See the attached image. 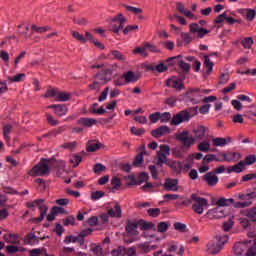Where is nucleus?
Returning <instances> with one entry per match:
<instances>
[{"label":"nucleus","instance_id":"obj_49","mask_svg":"<svg viewBox=\"0 0 256 256\" xmlns=\"http://www.w3.org/2000/svg\"><path fill=\"white\" fill-rule=\"evenodd\" d=\"M42 203H45V199H36L34 201L27 202V207H29V209H33L35 207H39Z\"/></svg>","mask_w":256,"mask_h":256},{"label":"nucleus","instance_id":"obj_47","mask_svg":"<svg viewBox=\"0 0 256 256\" xmlns=\"http://www.w3.org/2000/svg\"><path fill=\"white\" fill-rule=\"evenodd\" d=\"M157 157H158V161H157L156 165H158L159 167H162L164 165V163H169V162H167V157H168L167 155L157 152Z\"/></svg>","mask_w":256,"mask_h":256},{"label":"nucleus","instance_id":"obj_1","mask_svg":"<svg viewBox=\"0 0 256 256\" xmlns=\"http://www.w3.org/2000/svg\"><path fill=\"white\" fill-rule=\"evenodd\" d=\"M227 241H229V236L225 234L218 235L208 242L206 251L210 253V255H217L221 253L223 245H225Z\"/></svg>","mask_w":256,"mask_h":256},{"label":"nucleus","instance_id":"obj_28","mask_svg":"<svg viewBox=\"0 0 256 256\" xmlns=\"http://www.w3.org/2000/svg\"><path fill=\"white\" fill-rule=\"evenodd\" d=\"M239 13L240 15H246L245 18L247 21H253L256 17V11L253 9H240Z\"/></svg>","mask_w":256,"mask_h":256},{"label":"nucleus","instance_id":"obj_27","mask_svg":"<svg viewBox=\"0 0 256 256\" xmlns=\"http://www.w3.org/2000/svg\"><path fill=\"white\" fill-rule=\"evenodd\" d=\"M167 165L175 173H181L183 171V163L181 161H169Z\"/></svg>","mask_w":256,"mask_h":256},{"label":"nucleus","instance_id":"obj_56","mask_svg":"<svg viewBox=\"0 0 256 256\" xmlns=\"http://www.w3.org/2000/svg\"><path fill=\"white\" fill-rule=\"evenodd\" d=\"M12 129H13V126H11V124H7V125L4 126L3 135H4V139L6 141H9V134L11 133Z\"/></svg>","mask_w":256,"mask_h":256},{"label":"nucleus","instance_id":"obj_63","mask_svg":"<svg viewBox=\"0 0 256 256\" xmlns=\"http://www.w3.org/2000/svg\"><path fill=\"white\" fill-rule=\"evenodd\" d=\"M213 161H217V155L215 154H207L203 158V163H213Z\"/></svg>","mask_w":256,"mask_h":256},{"label":"nucleus","instance_id":"obj_3","mask_svg":"<svg viewBox=\"0 0 256 256\" xmlns=\"http://www.w3.org/2000/svg\"><path fill=\"white\" fill-rule=\"evenodd\" d=\"M192 211L197 215H203L205 209H209V200L197 194L191 195Z\"/></svg>","mask_w":256,"mask_h":256},{"label":"nucleus","instance_id":"obj_4","mask_svg":"<svg viewBox=\"0 0 256 256\" xmlns=\"http://www.w3.org/2000/svg\"><path fill=\"white\" fill-rule=\"evenodd\" d=\"M209 93H211V90L209 89H190L186 92V97L187 99H189V101H191V103H203V99L205 98V96L209 95Z\"/></svg>","mask_w":256,"mask_h":256},{"label":"nucleus","instance_id":"obj_53","mask_svg":"<svg viewBox=\"0 0 256 256\" xmlns=\"http://www.w3.org/2000/svg\"><path fill=\"white\" fill-rule=\"evenodd\" d=\"M102 197H105V192L103 191H95L91 194L92 201H99V199H102Z\"/></svg>","mask_w":256,"mask_h":256},{"label":"nucleus","instance_id":"obj_64","mask_svg":"<svg viewBox=\"0 0 256 256\" xmlns=\"http://www.w3.org/2000/svg\"><path fill=\"white\" fill-rule=\"evenodd\" d=\"M73 23H75V25H80V26L87 25V19L83 17H74Z\"/></svg>","mask_w":256,"mask_h":256},{"label":"nucleus","instance_id":"obj_21","mask_svg":"<svg viewBox=\"0 0 256 256\" xmlns=\"http://www.w3.org/2000/svg\"><path fill=\"white\" fill-rule=\"evenodd\" d=\"M224 157H225V161H227L228 163H231L233 161H239V159H241L243 156L239 152L230 151V152L224 153Z\"/></svg>","mask_w":256,"mask_h":256},{"label":"nucleus","instance_id":"obj_57","mask_svg":"<svg viewBox=\"0 0 256 256\" xmlns=\"http://www.w3.org/2000/svg\"><path fill=\"white\" fill-rule=\"evenodd\" d=\"M134 55H141L142 57H147V48L144 47H138L133 50Z\"/></svg>","mask_w":256,"mask_h":256},{"label":"nucleus","instance_id":"obj_36","mask_svg":"<svg viewBox=\"0 0 256 256\" xmlns=\"http://www.w3.org/2000/svg\"><path fill=\"white\" fill-rule=\"evenodd\" d=\"M25 73L16 74L14 76H8L7 79L10 83H21L25 79Z\"/></svg>","mask_w":256,"mask_h":256},{"label":"nucleus","instance_id":"obj_15","mask_svg":"<svg viewBox=\"0 0 256 256\" xmlns=\"http://www.w3.org/2000/svg\"><path fill=\"white\" fill-rule=\"evenodd\" d=\"M209 131V128L205 126H198L192 130L193 138L196 141H201L202 139H205L206 133Z\"/></svg>","mask_w":256,"mask_h":256},{"label":"nucleus","instance_id":"obj_59","mask_svg":"<svg viewBox=\"0 0 256 256\" xmlns=\"http://www.w3.org/2000/svg\"><path fill=\"white\" fill-rule=\"evenodd\" d=\"M112 256H125V247L119 246L118 248L112 250Z\"/></svg>","mask_w":256,"mask_h":256},{"label":"nucleus","instance_id":"obj_31","mask_svg":"<svg viewBox=\"0 0 256 256\" xmlns=\"http://www.w3.org/2000/svg\"><path fill=\"white\" fill-rule=\"evenodd\" d=\"M102 144L97 141H89L87 144V151L95 153V151L101 149Z\"/></svg>","mask_w":256,"mask_h":256},{"label":"nucleus","instance_id":"obj_26","mask_svg":"<svg viewBox=\"0 0 256 256\" xmlns=\"http://www.w3.org/2000/svg\"><path fill=\"white\" fill-rule=\"evenodd\" d=\"M122 75L124 81H126V85L129 83H137V81L139 80V78L136 77L135 72L133 71H128L126 73H123Z\"/></svg>","mask_w":256,"mask_h":256},{"label":"nucleus","instance_id":"obj_35","mask_svg":"<svg viewBox=\"0 0 256 256\" xmlns=\"http://www.w3.org/2000/svg\"><path fill=\"white\" fill-rule=\"evenodd\" d=\"M71 99V93L69 92H59L56 93V101L59 102H65V101H69Z\"/></svg>","mask_w":256,"mask_h":256},{"label":"nucleus","instance_id":"obj_41","mask_svg":"<svg viewBox=\"0 0 256 256\" xmlns=\"http://www.w3.org/2000/svg\"><path fill=\"white\" fill-rule=\"evenodd\" d=\"M152 71H157L158 73H165V71L169 70V67L165 65V63L157 64L156 66H153L150 68Z\"/></svg>","mask_w":256,"mask_h":256},{"label":"nucleus","instance_id":"obj_43","mask_svg":"<svg viewBox=\"0 0 256 256\" xmlns=\"http://www.w3.org/2000/svg\"><path fill=\"white\" fill-rule=\"evenodd\" d=\"M172 155L176 157V159H183V147H174L172 148Z\"/></svg>","mask_w":256,"mask_h":256},{"label":"nucleus","instance_id":"obj_32","mask_svg":"<svg viewBox=\"0 0 256 256\" xmlns=\"http://www.w3.org/2000/svg\"><path fill=\"white\" fill-rule=\"evenodd\" d=\"M4 241H6V243H12L13 245H17L19 243V235L6 234L4 235Z\"/></svg>","mask_w":256,"mask_h":256},{"label":"nucleus","instance_id":"obj_39","mask_svg":"<svg viewBox=\"0 0 256 256\" xmlns=\"http://www.w3.org/2000/svg\"><path fill=\"white\" fill-rule=\"evenodd\" d=\"M174 229L175 231H178V233H187V225L185 223L181 222H175L174 223Z\"/></svg>","mask_w":256,"mask_h":256},{"label":"nucleus","instance_id":"obj_62","mask_svg":"<svg viewBox=\"0 0 256 256\" xmlns=\"http://www.w3.org/2000/svg\"><path fill=\"white\" fill-rule=\"evenodd\" d=\"M147 181H149V174L146 172H143L138 176L139 185H142V183H147Z\"/></svg>","mask_w":256,"mask_h":256},{"label":"nucleus","instance_id":"obj_60","mask_svg":"<svg viewBox=\"0 0 256 256\" xmlns=\"http://www.w3.org/2000/svg\"><path fill=\"white\" fill-rule=\"evenodd\" d=\"M157 153H161L162 155H171V148H169V146L162 144L160 145V151H158Z\"/></svg>","mask_w":256,"mask_h":256},{"label":"nucleus","instance_id":"obj_45","mask_svg":"<svg viewBox=\"0 0 256 256\" xmlns=\"http://www.w3.org/2000/svg\"><path fill=\"white\" fill-rule=\"evenodd\" d=\"M246 217L251 221H256V207L249 208L245 211Z\"/></svg>","mask_w":256,"mask_h":256},{"label":"nucleus","instance_id":"obj_14","mask_svg":"<svg viewBox=\"0 0 256 256\" xmlns=\"http://www.w3.org/2000/svg\"><path fill=\"white\" fill-rule=\"evenodd\" d=\"M206 217L208 219H222V217H225V210H223L222 207H216L214 209H210L206 213Z\"/></svg>","mask_w":256,"mask_h":256},{"label":"nucleus","instance_id":"obj_23","mask_svg":"<svg viewBox=\"0 0 256 256\" xmlns=\"http://www.w3.org/2000/svg\"><path fill=\"white\" fill-rule=\"evenodd\" d=\"M103 81H104L103 74L97 73L96 77H95V81L89 85V89L91 91H95V89L99 88V85H105V83H107V82H103Z\"/></svg>","mask_w":256,"mask_h":256},{"label":"nucleus","instance_id":"obj_18","mask_svg":"<svg viewBox=\"0 0 256 256\" xmlns=\"http://www.w3.org/2000/svg\"><path fill=\"white\" fill-rule=\"evenodd\" d=\"M195 161V154H190L187 158L182 162V171H189L193 167Z\"/></svg>","mask_w":256,"mask_h":256},{"label":"nucleus","instance_id":"obj_16","mask_svg":"<svg viewBox=\"0 0 256 256\" xmlns=\"http://www.w3.org/2000/svg\"><path fill=\"white\" fill-rule=\"evenodd\" d=\"M48 109H53L57 117H64V115L69 112V108L61 104H52L48 106Z\"/></svg>","mask_w":256,"mask_h":256},{"label":"nucleus","instance_id":"obj_44","mask_svg":"<svg viewBox=\"0 0 256 256\" xmlns=\"http://www.w3.org/2000/svg\"><path fill=\"white\" fill-rule=\"evenodd\" d=\"M32 30L35 31L36 33H47V31H51V26H37V25H32Z\"/></svg>","mask_w":256,"mask_h":256},{"label":"nucleus","instance_id":"obj_48","mask_svg":"<svg viewBox=\"0 0 256 256\" xmlns=\"http://www.w3.org/2000/svg\"><path fill=\"white\" fill-rule=\"evenodd\" d=\"M63 208L61 207H54L52 209V213L47 215V221H55V214L56 213H61Z\"/></svg>","mask_w":256,"mask_h":256},{"label":"nucleus","instance_id":"obj_38","mask_svg":"<svg viewBox=\"0 0 256 256\" xmlns=\"http://www.w3.org/2000/svg\"><path fill=\"white\" fill-rule=\"evenodd\" d=\"M144 237H145V239H151L155 243H159V241H161V239H165L167 236H165L163 234L162 237H159V236H157V234H151L148 232H144Z\"/></svg>","mask_w":256,"mask_h":256},{"label":"nucleus","instance_id":"obj_20","mask_svg":"<svg viewBox=\"0 0 256 256\" xmlns=\"http://www.w3.org/2000/svg\"><path fill=\"white\" fill-rule=\"evenodd\" d=\"M178 185H179V182L177 180L168 179L164 183V189H166V191H178L179 189Z\"/></svg>","mask_w":256,"mask_h":256},{"label":"nucleus","instance_id":"obj_51","mask_svg":"<svg viewBox=\"0 0 256 256\" xmlns=\"http://www.w3.org/2000/svg\"><path fill=\"white\" fill-rule=\"evenodd\" d=\"M71 35L76 41H79L80 43H86L85 36H83L81 33L77 31H72Z\"/></svg>","mask_w":256,"mask_h":256},{"label":"nucleus","instance_id":"obj_19","mask_svg":"<svg viewBox=\"0 0 256 256\" xmlns=\"http://www.w3.org/2000/svg\"><path fill=\"white\" fill-rule=\"evenodd\" d=\"M231 143V138L226 137V138H221V137H216L212 139V145L214 147H225V145H229Z\"/></svg>","mask_w":256,"mask_h":256},{"label":"nucleus","instance_id":"obj_25","mask_svg":"<svg viewBox=\"0 0 256 256\" xmlns=\"http://www.w3.org/2000/svg\"><path fill=\"white\" fill-rule=\"evenodd\" d=\"M168 61H176V62H178V65L181 67V69H183V71H189L191 69V66H189L188 63L183 61L181 56L171 57V58H169Z\"/></svg>","mask_w":256,"mask_h":256},{"label":"nucleus","instance_id":"obj_5","mask_svg":"<svg viewBox=\"0 0 256 256\" xmlns=\"http://www.w3.org/2000/svg\"><path fill=\"white\" fill-rule=\"evenodd\" d=\"M139 222H129L126 225V231L128 233V237L130 239L125 238V243H135V241H139Z\"/></svg>","mask_w":256,"mask_h":256},{"label":"nucleus","instance_id":"obj_55","mask_svg":"<svg viewBox=\"0 0 256 256\" xmlns=\"http://www.w3.org/2000/svg\"><path fill=\"white\" fill-rule=\"evenodd\" d=\"M244 163V166L247 167V165H253V163L256 162V156L255 155H249L244 160H242Z\"/></svg>","mask_w":256,"mask_h":256},{"label":"nucleus","instance_id":"obj_50","mask_svg":"<svg viewBox=\"0 0 256 256\" xmlns=\"http://www.w3.org/2000/svg\"><path fill=\"white\" fill-rule=\"evenodd\" d=\"M180 37H181L183 43H185V45H189V43H191L193 41V38L187 32H181Z\"/></svg>","mask_w":256,"mask_h":256},{"label":"nucleus","instance_id":"obj_13","mask_svg":"<svg viewBox=\"0 0 256 256\" xmlns=\"http://www.w3.org/2000/svg\"><path fill=\"white\" fill-rule=\"evenodd\" d=\"M115 71H117V65H112V66H108L101 72H98V74L102 75L103 82L109 83V81H111V79L113 77V73H115Z\"/></svg>","mask_w":256,"mask_h":256},{"label":"nucleus","instance_id":"obj_42","mask_svg":"<svg viewBox=\"0 0 256 256\" xmlns=\"http://www.w3.org/2000/svg\"><path fill=\"white\" fill-rule=\"evenodd\" d=\"M158 233H167L169 231V222H160L157 225Z\"/></svg>","mask_w":256,"mask_h":256},{"label":"nucleus","instance_id":"obj_52","mask_svg":"<svg viewBox=\"0 0 256 256\" xmlns=\"http://www.w3.org/2000/svg\"><path fill=\"white\" fill-rule=\"evenodd\" d=\"M111 183H112V190H113V191H117V189H119V188L121 187V179L118 178V177H115V176H114V177L112 178Z\"/></svg>","mask_w":256,"mask_h":256},{"label":"nucleus","instance_id":"obj_12","mask_svg":"<svg viewBox=\"0 0 256 256\" xmlns=\"http://www.w3.org/2000/svg\"><path fill=\"white\" fill-rule=\"evenodd\" d=\"M107 213L109 217L114 219H121L123 210H121V205H119V203H114L107 209Z\"/></svg>","mask_w":256,"mask_h":256},{"label":"nucleus","instance_id":"obj_58","mask_svg":"<svg viewBox=\"0 0 256 256\" xmlns=\"http://www.w3.org/2000/svg\"><path fill=\"white\" fill-rule=\"evenodd\" d=\"M204 66L206 67V69H208V73H211V71H213V62H211L209 56H204Z\"/></svg>","mask_w":256,"mask_h":256},{"label":"nucleus","instance_id":"obj_34","mask_svg":"<svg viewBox=\"0 0 256 256\" xmlns=\"http://www.w3.org/2000/svg\"><path fill=\"white\" fill-rule=\"evenodd\" d=\"M39 237L37 235H35L34 233H29L26 236V243L28 245H37L39 244Z\"/></svg>","mask_w":256,"mask_h":256},{"label":"nucleus","instance_id":"obj_24","mask_svg":"<svg viewBox=\"0 0 256 256\" xmlns=\"http://www.w3.org/2000/svg\"><path fill=\"white\" fill-rule=\"evenodd\" d=\"M171 133V128L169 126H161L156 130L152 131L153 137H161L163 135H169Z\"/></svg>","mask_w":256,"mask_h":256},{"label":"nucleus","instance_id":"obj_33","mask_svg":"<svg viewBox=\"0 0 256 256\" xmlns=\"http://www.w3.org/2000/svg\"><path fill=\"white\" fill-rule=\"evenodd\" d=\"M198 150L202 153H208V151H214L211 150V142L210 141H202L198 144Z\"/></svg>","mask_w":256,"mask_h":256},{"label":"nucleus","instance_id":"obj_54","mask_svg":"<svg viewBox=\"0 0 256 256\" xmlns=\"http://www.w3.org/2000/svg\"><path fill=\"white\" fill-rule=\"evenodd\" d=\"M253 38L251 37H247L242 41V45L244 47V49H251V47H253Z\"/></svg>","mask_w":256,"mask_h":256},{"label":"nucleus","instance_id":"obj_9","mask_svg":"<svg viewBox=\"0 0 256 256\" xmlns=\"http://www.w3.org/2000/svg\"><path fill=\"white\" fill-rule=\"evenodd\" d=\"M236 199H239L242 202L234 203L235 209H245L247 207H251L253 205V201L248 200L247 194L238 193L235 195Z\"/></svg>","mask_w":256,"mask_h":256},{"label":"nucleus","instance_id":"obj_8","mask_svg":"<svg viewBox=\"0 0 256 256\" xmlns=\"http://www.w3.org/2000/svg\"><path fill=\"white\" fill-rule=\"evenodd\" d=\"M49 173V166L45 163H39L34 166L29 172L30 177H43Z\"/></svg>","mask_w":256,"mask_h":256},{"label":"nucleus","instance_id":"obj_17","mask_svg":"<svg viewBox=\"0 0 256 256\" xmlns=\"http://www.w3.org/2000/svg\"><path fill=\"white\" fill-rule=\"evenodd\" d=\"M204 181L209 185V187H215L219 183V177L213 172H208L203 176Z\"/></svg>","mask_w":256,"mask_h":256},{"label":"nucleus","instance_id":"obj_61","mask_svg":"<svg viewBox=\"0 0 256 256\" xmlns=\"http://www.w3.org/2000/svg\"><path fill=\"white\" fill-rule=\"evenodd\" d=\"M79 239H81L79 236H66V238L64 239V243L66 245H69V243H77V241H79Z\"/></svg>","mask_w":256,"mask_h":256},{"label":"nucleus","instance_id":"obj_29","mask_svg":"<svg viewBox=\"0 0 256 256\" xmlns=\"http://www.w3.org/2000/svg\"><path fill=\"white\" fill-rule=\"evenodd\" d=\"M78 123L84 125V127H93V125H97V120L94 118H80Z\"/></svg>","mask_w":256,"mask_h":256},{"label":"nucleus","instance_id":"obj_30","mask_svg":"<svg viewBox=\"0 0 256 256\" xmlns=\"http://www.w3.org/2000/svg\"><path fill=\"white\" fill-rule=\"evenodd\" d=\"M91 113H95L96 115H105L107 113V110L103 107L99 108L98 103H94L90 106Z\"/></svg>","mask_w":256,"mask_h":256},{"label":"nucleus","instance_id":"obj_46","mask_svg":"<svg viewBox=\"0 0 256 256\" xmlns=\"http://www.w3.org/2000/svg\"><path fill=\"white\" fill-rule=\"evenodd\" d=\"M81 161H83V159L81 158V156H79L77 154H73L70 157V163L74 167H77L79 165V163H81Z\"/></svg>","mask_w":256,"mask_h":256},{"label":"nucleus","instance_id":"obj_10","mask_svg":"<svg viewBox=\"0 0 256 256\" xmlns=\"http://www.w3.org/2000/svg\"><path fill=\"white\" fill-rule=\"evenodd\" d=\"M190 119L191 116L188 114L187 111H181L172 117L171 125H181V123H184V121H189Z\"/></svg>","mask_w":256,"mask_h":256},{"label":"nucleus","instance_id":"obj_22","mask_svg":"<svg viewBox=\"0 0 256 256\" xmlns=\"http://www.w3.org/2000/svg\"><path fill=\"white\" fill-rule=\"evenodd\" d=\"M243 171H245V163L243 161L227 168V173H243Z\"/></svg>","mask_w":256,"mask_h":256},{"label":"nucleus","instance_id":"obj_37","mask_svg":"<svg viewBox=\"0 0 256 256\" xmlns=\"http://www.w3.org/2000/svg\"><path fill=\"white\" fill-rule=\"evenodd\" d=\"M233 203H235V199L233 198H220L217 200L216 205H219V207H227Z\"/></svg>","mask_w":256,"mask_h":256},{"label":"nucleus","instance_id":"obj_2","mask_svg":"<svg viewBox=\"0 0 256 256\" xmlns=\"http://www.w3.org/2000/svg\"><path fill=\"white\" fill-rule=\"evenodd\" d=\"M232 251L235 256H256V247L251 245V241L236 243Z\"/></svg>","mask_w":256,"mask_h":256},{"label":"nucleus","instance_id":"obj_11","mask_svg":"<svg viewBox=\"0 0 256 256\" xmlns=\"http://www.w3.org/2000/svg\"><path fill=\"white\" fill-rule=\"evenodd\" d=\"M166 87H171L172 89H176V91H181L183 89V80L179 77L172 76L166 80Z\"/></svg>","mask_w":256,"mask_h":256},{"label":"nucleus","instance_id":"obj_7","mask_svg":"<svg viewBox=\"0 0 256 256\" xmlns=\"http://www.w3.org/2000/svg\"><path fill=\"white\" fill-rule=\"evenodd\" d=\"M127 23V18L124 17L122 13L114 16L110 20V31H113V33H119L123 29V25Z\"/></svg>","mask_w":256,"mask_h":256},{"label":"nucleus","instance_id":"obj_6","mask_svg":"<svg viewBox=\"0 0 256 256\" xmlns=\"http://www.w3.org/2000/svg\"><path fill=\"white\" fill-rule=\"evenodd\" d=\"M175 137H176V141H179L180 143H182V145L187 149H191V147L195 145V138L187 130L176 133Z\"/></svg>","mask_w":256,"mask_h":256},{"label":"nucleus","instance_id":"obj_40","mask_svg":"<svg viewBox=\"0 0 256 256\" xmlns=\"http://www.w3.org/2000/svg\"><path fill=\"white\" fill-rule=\"evenodd\" d=\"M110 55H112V57L114 59H117V61H123L124 62V61L127 60V58H125V55H123V53H121L118 50H111Z\"/></svg>","mask_w":256,"mask_h":256}]
</instances>
